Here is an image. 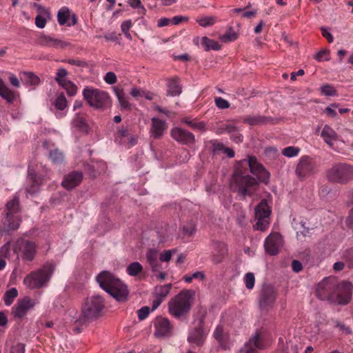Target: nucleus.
I'll list each match as a JSON object with an SVG mask.
<instances>
[{"label": "nucleus", "mask_w": 353, "mask_h": 353, "mask_svg": "<svg viewBox=\"0 0 353 353\" xmlns=\"http://www.w3.org/2000/svg\"><path fill=\"white\" fill-rule=\"evenodd\" d=\"M99 286L118 301H125L128 296L127 285L109 271H102L96 278Z\"/></svg>", "instance_id": "obj_1"}, {"label": "nucleus", "mask_w": 353, "mask_h": 353, "mask_svg": "<svg viewBox=\"0 0 353 353\" xmlns=\"http://www.w3.org/2000/svg\"><path fill=\"white\" fill-rule=\"evenodd\" d=\"M195 291L193 290H183L168 303V312L174 318L181 319L186 318L193 305Z\"/></svg>", "instance_id": "obj_2"}, {"label": "nucleus", "mask_w": 353, "mask_h": 353, "mask_svg": "<svg viewBox=\"0 0 353 353\" xmlns=\"http://www.w3.org/2000/svg\"><path fill=\"white\" fill-rule=\"evenodd\" d=\"M259 181L254 177L247 174L241 168H235L230 179V188L242 197L252 196L257 190Z\"/></svg>", "instance_id": "obj_3"}, {"label": "nucleus", "mask_w": 353, "mask_h": 353, "mask_svg": "<svg viewBox=\"0 0 353 353\" xmlns=\"http://www.w3.org/2000/svg\"><path fill=\"white\" fill-rule=\"evenodd\" d=\"M104 307V300L101 296L94 295L88 297L82 304L81 314L77 319L76 322L83 325L93 319H97L101 315Z\"/></svg>", "instance_id": "obj_4"}, {"label": "nucleus", "mask_w": 353, "mask_h": 353, "mask_svg": "<svg viewBox=\"0 0 353 353\" xmlns=\"http://www.w3.org/2000/svg\"><path fill=\"white\" fill-rule=\"evenodd\" d=\"M54 270V265L46 263L42 268L32 271L23 279L24 285L30 290L40 289L47 285Z\"/></svg>", "instance_id": "obj_5"}, {"label": "nucleus", "mask_w": 353, "mask_h": 353, "mask_svg": "<svg viewBox=\"0 0 353 353\" xmlns=\"http://www.w3.org/2000/svg\"><path fill=\"white\" fill-rule=\"evenodd\" d=\"M326 179L331 183L348 184L353 181V165L341 162L334 163L326 171Z\"/></svg>", "instance_id": "obj_6"}, {"label": "nucleus", "mask_w": 353, "mask_h": 353, "mask_svg": "<svg viewBox=\"0 0 353 353\" xmlns=\"http://www.w3.org/2000/svg\"><path fill=\"white\" fill-rule=\"evenodd\" d=\"M83 98L88 103L97 109L110 106L111 100L108 92L97 88L86 87L83 91Z\"/></svg>", "instance_id": "obj_7"}, {"label": "nucleus", "mask_w": 353, "mask_h": 353, "mask_svg": "<svg viewBox=\"0 0 353 353\" xmlns=\"http://www.w3.org/2000/svg\"><path fill=\"white\" fill-rule=\"evenodd\" d=\"M6 216L3 219V223L7 230H16L19 228L21 219L18 214L19 212V200L18 197L6 204Z\"/></svg>", "instance_id": "obj_8"}, {"label": "nucleus", "mask_w": 353, "mask_h": 353, "mask_svg": "<svg viewBox=\"0 0 353 353\" xmlns=\"http://www.w3.org/2000/svg\"><path fill=\"white\" fill-rule=\"evenodd\" d=\"M318 164L316 160L310 156H303L299 159L295 170L297 177L303 181L307 177L318 172Z\"/></svg>", "instance_id": "obj_9"}, {"label": "nucleus", "mask_w": 353, "mask_h": 353, "mask_svg": "<svg viewBox=\"0 0 353 353\" xmlns=\"http://www.w3.org/2000/svg\"><path fill=\"white\" fill-rule=\"evenodd\" d=\"M337 286V280L334 277H327L319 283L316 287V296L323 301L332 302L334 289Z\"/></svg>", "instance_id": "obj_10"}, {"label": "nucleus", "mask_w": 353, "mask_h": 353, "mask_svg": "<svg viewBox=\"0 0 353 353\" xmlns=\"http://www.w3.org/2000/svg\"><path fill=\"white\" fill-rule=\"evenodd\" d=\"M352 284L350 282L343 281L339 283L337 281V286L334 289L332 303L339 305H346L350 302L352 298Z\"/></svg>", "instance_id": "obj_11"}, {"label": "nucleus", "mask_w": 353, "mask_h": 353, "mask_svg": "<svg viewBox=\"0 0 353 353\" xmlns=\"http://www.w3.org/2000/svg\"><path fill=\"white\" fill-rule=\"evenodd\" d=\"M14 253L22 252V259L32 261L36 254V245L34 243L23 238L18 239L13 246Z\"/></svg>", "instance_id": "obj_12"}, {"label": "nucleus", "mask_w": 353, "mask_h": 353, "mask_svg": "<svg viewBox=\"0 0 353 353\" xmlns=\"http://www.w3.org/2000/svg\"><path fill=\"white\" fill-rule=\"evenodd\" d=\"M276 294L273 286L263 285L260 292L259 305L261 310L268 311L272 307Z\"/></svg>", "instance_id": "obj_13"}, {"label": "nucleus", "mask_w": 353, "mask_h": 353, "mask_svg": "<svg viewBox=\"0 0 353 353\" xmlns=\"http://www.w3.org/2000/svg\"><path fill=\"white\" fill-rule=\"evenodd\" d=\"M154 335L158 338L169 337L172 334L173 327L168 318L158 316L154 323Z\"/></svg>", "instance_id": "obj_14"}, {"label": "nucleus", "mask_w": 353, "mask_h": 353, "mask_svg": "<svg viewBox=\"0 0 353 353\" xmlns=\"http://www.w3.org/2000/svg\"><path fill=\"white\" fill-rule=\"evenodd\" d=\"M283 246V238L279 233H272L265 239L264 247L265 252L271 255H276Z\"/></svg>", "instance_id": "obj_15"}, {"label": "nucleus", "mask_w": 353, "mask_h": 353, "mask_svg": "<svg viewBox=\"0 0 353 353\" xmlns=\"http://www.w3.org/2000/svg\"><path fill=\"white\" fill-rule=\"evenodd\" d=\"M171 137L178 143L182 145H192L195 143L194 135L181 128H174L170 131Z\"/></svg>", "instance_id": "obj_16"}, {"label": "nucleus", "mask_w": 353, "mask_h": 353, "mask_svg": "<svg viewBox=\"0 0 353 353\" xmlns=\"http://www.w3.org/2000/svg\"><path fill=\"white\" fill-rule=\"evenodd\" d=\"M34 302L28 296H26L17 301V305L12 308V314L15 317L21 319L27 312L34 306Z\"/></svg>", "instance_id": "obj_17"}, {"label": "nucleus", "mask_w": 353, "mask_h": 353, "mask_svg": "<svg viewBox=\"0 0 353 353\" xmlns=\"http://www.w3.org/2000/svg\"><path fill=\"white\" fill-rule=\"evenodd\" d=\"M83 180V174L80 171H72L65 175L62 186L66 190H72L78 186Z\"/></svg>", "instance_id": "obj_18"}, {"label": "nucleus", "mask_w": 353, "mask_h": 353, "mask_svg": "<svg viewBox=\"0 0 353 353\" xmlns=\"http://www.w3.org/2000/svg\"><path fill=\"white\" fill-rule=\"evenodd\" d=\"M205 341V335L203 325L201 324L199 326L194 327L188 336V341L190 343L194 344L197 347H201Z\"/></svg>", "instance_id": "obj_19"}, {"label": "nucleus", "mask_w": 353, "mask_h": 353, "mask_svg": "<svg viewBox=\"0 0 353 353\" xmlns=\"http://www.w3.org/2000/svg\"><path fill=\"white\" fill-rule=\"evenodd\" d=\"M214 251L212 256V261L214 264L221 263L228 253L227 245L221 241L214 242Z\"/></svg>", "instance_id": "obj_20"}, {"label": "nucleus", "mask_w": 353, "mask_h": 353, "mask_svg": "<svg viewBox=\"0 0 353 353\" xmlns=\"http://www.w3.org/2000/svg\"><path fill=\"white\" fill-rule=\"evenodd\" d=\"M274 119L270 117L261 115H248L243 119V123L250 125H264L273 123Z\"/></svg>", "instance_id": "obj_21"}, {"label": "nucleus", "mask_w": 353, "mask_h": 353, "mask_svg": "<svg viewBox=\"0 0 353 353\" xmlns=\"http://www.w3.org/2000/svg\"><path fill=\"white\" fill-rule=\"evenodd\" d=\"M166 129L165 123L157 118L152 119V130L154 139H159Z\"/></svg>", "instance_id": "obj_22"}, {"label": "nucleus", "mask_w": 353, "mask_h": 353, "mask_svg": "<svg viewBox=\"0 0 353 353\" xmlns=\"http://www.w3.org/2000/svg\"><path fill=\"white\" fill-rule=\"evenodd\" d=\"M168 94L170 96H178L182 92V88L179 84V78L175 77L168 79Z\"/></svg>", "instance_id": "obj_23"}, {"label": "nucleus", "mask_w": 353, "mask_h": 353, "mask_svg": "<svg viewBox=\"0 0 353 353\" xmlns=\"http://www.w3.org/2000/svg\"><path fill=\"white\" fill-rule=\"evenodd\" d=\"M0 96L8 103H12L16 99V93L9 89L2 79H0Z\"/></svg>", "instance_id": "obj_24"}, {"label": "nucleus", "mask_w": 353, "mask_h": 353, "mask_svg": "<svg viewBox=\"0 0 353 353\" xmlns=\"http://www.w3.org/2000/svg\"><path fill=\"white\" fill-rule=\"evenodd\" d=\"M146 259L153 272H157L160 269V264L158 261L157 251L150 249L146 253Z\"/></svg>", "instance_id": "obj_25"}, {"label": "nucleus", "mask_w": 353, "mask_h": 353, "mask_svg": "<svg viewBox=\"0 0 353 353\" xmlns=\"http://www.w3.org/2000/svg\"><path fill=\"white\" fill-rule=\"evenodd\" d=\"M270 212V208L265 199H263L255 208V217L268 218Z\"/></svg>", "instance_id": "obj_26"}, {"label": "nucleus", "mask_w": 353, "mask_h": 353, "mask_svg": "<svg viewBox=\"0 0 353 353\" xmlns=\"http://www.w3.org/2000/svg\"><path fill=\"white\" fill-rule=\"evenodd\" d=\"M28 178L31 184L28 188H27L26 190L28 193L34 194L39 190L41 180L37 176V174L32 171L28 172Z\"/></svg>", "instance_id": "obj_27"}, {"label": "nucleus", "mask_w": 353, "mask_h": 353, "mask_svg": "<svg viewBox=\"0 0 353 353\" xmlns=\"http://www.w3.org/2000/svg\"><path fill=\"white\" fill-rule=\"evenodd\" d=\"M114 93L118 99L119 104L121 105V108L122 110H131V105L128 102V97H125V94L123 92V89H120L117 87L114 88Z\"/></svg>", "instance_id": "obj_28"}, {"label": "nucleus", "mask_w": 353, "mask_h": 353, "mask_svg": "<svg viewBox=\"0 0 353 353\" xmlns=\"http://www.w3.org/2000/svg\"><path fill=\"white\" fill-rule=\"evenodd\" d=\"M321 137L324 141L330 146L333 145L332 141L337 139V134L329 125H325L322 131Z\"/></svg>", "instance_id": "obj_29"}, {"label": "nucleus", "mask_w": 353, "mask_h": 353, "mask_svg": "<svg viewBox=\"0 0 353 353\" xmlns=\"http://www.w3.org/2000/svg\"><path fill=\"white\" fill-rule=\"evenodd\" d=\"M24 79L26 83L29 85H38L40 82V78L32 72H23L21 74Z\"/></svg>", "instance_id": "obj_30"}, {"label": "nucleus", "mask_w": 353, "mask_h": 353, "mask_svg": "<svg viewBox=\"0 0 353 353\" xmlns=\"http://www.w3.org/2000/svg\"><path fill=\"white\" fill-rule=\"evenodd\" d=\"M259 334L256 333L253 337H252L246 345L245 353H253L256 348H261V345L259 343Z\"/></svg>", "instance_id": "obj_31"}, {"label": "nucleus", "mask_w": 353, "mask_h": 353, "mask_svg": "<svg viewBox=\"0 0 353 353\" xmlns=\"http://www.w3.org/2000/svg\"><path fill=\"white\" fill-rule=\"evenodd\" d=\"M248 163L251 173L254 175L264 168L263 165L258 162L255 157H250Z\"/></svg>", "instance_id": "obj_32"}, {"label": "nucleus", "mask_w": 353, "mask_h": 353, "mask_svg": "<svg viewBox=\"0 0 353 353\" xmlns=\"http://www.w3.org/2000/svg\"><path fill=\"white\" fill-rule=\"evenodd\" d=\"M202 44L204 46L206 51L210 50H219L221 47L217 41L210 39L207 37H202Z\"/></svg>", "instance_id": "obj_33"}, {"label": "nucleus", "mask_w": 353, "mask_h": 353, "mask_svg": "<svg viewBox=\"0 0 353 353\" xmlns=\"http://www.w3.org/2000/svg\"><path fill=\"white\" fill-rule=\"evenodd\" d=\"M172 288V284H166L164 285H161L159 288H155V296L157 298H160L161 300H163L168 294L170 293V291Z\"/></svg>", "instance_id": "obj_34"}, {"label": "nucleus", "mask_w": 353, "mask_h": 353, "mask_svg": "<svg viewBox=\"0 0 353 353\" xmlns=\"http://www.w3.org/2000/svg\"><path fill=\"white\" fill-rule=\"evenodd\" d=\"M51 161L56 164L62 163L64 161V155L61 151L56 148L49 153Z\"/></svg>", "instance_id": "obj_35"}, {"label": "nucleus", "mask_w": 353, "mask_h": 353, "mask_svg": "<svg viewBox=\"0 0 353 353\" xmlns=\"http://www.w3.org/2000/svg\"><path fill=\"white\" fill-rule=\"evenodd\" d=\"M126 271L129 275L135 276L143 271V266L139 262H133L129 264Z\"/></svg>", "instance_id": "obj_36"}, {"label": "nucleus", "mask_w": 353, "mask_h": 353, "mask_svg": "<svg viewBox=\"0 0 353 353\" xmlns=\"http://www.w3.org/2000/svg\"><path fill=\"white\" fill-rule=\"evenodd\" d=\"M70 17V10L68 8H62L59 10L57 14V20L61 26L65 24Z\"/></svg>", "instance_id": "obj_37"}, {"label": "nucleus", "mask_w": 353, "mask_h": 353, "mask_svg": "<svg viewBox=\"0 0 353 353\" xmlns=\"http://www.w3.org/2000/svg\"><path fill=\"white\" fill-rule=\"evenodd\" d=\"M225 132H227L228 133H234L238 132V128L234 125L231 124H222L216 130L215 132L217 134H221L224 133Z\"/></svg>", "instance_id": "obj_38"}, {"label": "nucleus", "mask_w": 353, "mask_h": 353, "mask_svg": "<svg viewBox=\"0 0 353 353\" xmlns=\"http://www.w3.org/2000/svg\"><path fill=\"white\" fill-rule=\"evenodd\" d=\"M256 219L257 221L253 226L254 229L262 232L266 230L270 225V222L268 219V218L256 217Z\"/></svg>", "instance_id": "obj_39"}, {"label": "nucleus", "mask_w": 353, "mask_h": 353, "mask_svg": "<svg viewBox=\"0 0 353 353\" xmlns=\"http://www.w3.org/2000/svg\"><path fill=\"white\" fill-rule=\"evenodd\" d=\"M17 295L18 291L15 288L7 290L4 296L5 304L6 305H10Z\"/></svg>", "instance_id": "obj_40"}, {"label": "nucleus", "mask_w": 353, "mask_h": 353, "mask_svg": "<svg viewBox=\"0 0 353 353\" xmlns=\"http://www.w3.org/2000/svg\"><path fill=\"white\" fill-rule=\"evenodd\" d=\"M216 21V18L214 16H206L196 19V22L202 27L211 26L214 24Z\"/></svg>", "instance_id": "obj_41"}, {"label": "nucleus", "mask_w": 353, "mask_h": 353, "mask_svg": "<svg viewBox=\"0 0 353 353\" xmlns=\"http://www.w3.org/2000/svg\"><path fill=\"white\" fill-rule=\"evenodd\" d=\"M74 125L79 130L88 132V125L85 119L80 116H77L73 121Z\"/></svg>", "instance_id": "obj_42"}, {"label": "nucleus", "mask_w": 353, "mask_h": 353, "mask_svg": "<svg viewBox=\"0 0 353 353\" xmlns=\"http://www.w3.org/2000/svg\"><path fill=\"white\" fill-rule=\"evenodd\" d=\"M70 96H74L77 92V86L70 81H67L61 85Z\"/></svg>", "instance_id": "obj_43"}, {"label": "nucleus", "mask_w": 353, "mask_h": 353, "mask_svg": "<svg viewBox=\"0 0 353 353\" xmlns=\"http://www.w3.org/2000/svg\"><path fill=\"white\" fill-rule=\"evenodd\" d=\"M257 176V181H259V183H263L265 185H268L270 181V172L266 170V169L264 168L263 170H261L259 173L256 174Z\"/></svg>", "instance_id": "obj_44"}, {"label": "nucleus", "mask_w": 353, "mask_h": 353, "mask_svg": "<svg viewBox=\"0 0 353 353\" xmlns=\"http://www.w3.org/2000/svg\"><path fill=\"white\" fill-rule=\"evenodd\" d=\"M220 39L222 41L225 43L234 41L237 39V34L233 31L232 27L229 28V32L225 33V34L220 37Z\"/></svg>", "instance_id": "obj_45"}, {"label": "nucleus", "mask_w": 353, "mask_h": 353, "mask_svg": "<svg viewBox=\"0 0 353 353\" xmlns=\"http://www.w3.org/2000/svg\"><path fill=\"white\" fill-rule=\"evenodd\" d=\"M210 143L212 144L211 153L213 155L218 154L221 151L223 152L225 146L222 143L218 142L216 140H211Z\"/></svg>", "instance_id": "obj_46"}, {"label": "nucleus", "mask_w": 353, "mask_h": 353, "mask_svg": "<svg viewBox=\"0 0 353 353\" xmlns=\"http://www.w3.org/2000/svg\"><path fill=\"white\" fill-rule=\"evenodd\" d=\"M54 105L58 110H63L66 108L67 100L63 94H61L58 96V97L54 101Z\"/></svg>", "instance_id": "obj_47"}, {"label": "nucleus", "mask_w": 353, "mask_h": 353, "mask_svg": "<svg viewBox=\"0 0 353 353\" xmlns=\"http://www.w3.org/2000/svg\"><path fill=\"white\" fill-rule=\"evenodd\" d=\"M128 4L133 8L139 9V13L144 15L146 12L145 8L141 4V0H129Z\"/></svg>", "instance_id": "obj_48"}, {"label": "nucleus", "mask_w": 353, "mask_h": 353, "mask_svg": "<svg viewBox=\"0 0 353 353\" xmlns=\"http://www.w3.org/2000/svg\"><path fill=\"white\" fill-rule=\"evenodd\" d=\"M321 92L325 96H335L337 94L334 88L330 84L323 85L321 88Z\"/></svg>", "instance_id": "obj_49"}, {"label": "nucleus", "mask_w": 353, "mask_h": 353, "mask_svg": "<svg viewBox=\"0 0 353 353\" xmlns=\"http://www.w3.org/2000/svg\"><path fill=\"white\" fill-rule=\"evenodd\" d=\"M300 151L299 148L289 146L284 148L282 151V154L288 157H294L296 156Z\"/></svg>", "instance_id": "obj_50"}, {"label": "nucleus", "mask_w": 353, "mask_h": 353, "mask_svg": "<svg viewBox=\"0 0 353 353\" xmlns=\"http://www.w3.org/2000/svg\"><path fill=\"white\" fill-rule=\"evenodd\" d=\"M68 72L64 68H59L57 72V77L55 78L56 81L59 83V85H62L63 83L67 81L63 78L68 75Z\"/></svg>", "instance_id": "obj_51"}, {"label": "nucleus", "mask_w": 353, "mask_h": 353, "mask_svg": "<svg viewBox=\"0 0 353 353\" xmlns=\"http://www.w3.org/2000/svg\"><path fill=\"white\" fill-rule=\"evenodd\" d=\"M53 41L54 38L44 34H42L39 39V43L40 45L51 48Z\"/></svg>", "instance_id": "obj_52"}, {"label": "nucleus", "mask_w": 353, "mask_h": 353, "mask_svg": "<svg viewBox=\"0 0 353 353\" xmlns=\"http://www.w3.org/2000/svg\"><path fill=\"white\" fill-rule=\"evenodd\" d=\"M245 286L248 289L251 290L254 288L255 278L253 273L248 272L245 276Z\"/></svg>", "instance_id": "obj_53"}, {"label": "nucleus", "mask_w": 353, "mask_h": 353, "mask_svg": "<svg viewBox=\"0 0 353 353\" xmlns=\"http://www.w3.org/2000/svg\"><path fill=\"white\" fill-rule=\"evenodd\" d=\"M330 51L328 50L324 49L319 51L318 53H316L314 56V59L317 60L318 61H322L323 60L325 61H329Z\"/></svg>", "instance_id": "obj_54"}, {"label": "nucleus", "mask_w": 353, "mask_h": 353, "mask_svg": "<svg viewBox=\"0 0 353 353\" xmlns=\"http://www.w3.org/2000/svg\"><path fill=\"white\" fill-rule=\"evenodd\" d=\"M343 258L346 261L347 265L349 268H353V251L347 250L343 254Z\"/></svg>", "instance_id": "obj_55"}, {"label": "nucleus", "mask_w": 353, "mask_h": 353, "mask_svg": "<svg viewBox=\"0 0 353 353\" xmlns=\"http://www.w3.org/2000/svg\"><path fill=\"white\" fill-rule=\"evenodd\" d=\"M214 101L216 107L219 109H226L230 107V103L221 97L215 98Z\"/></svg>", "instance_id": "obj_56"}, {"label": "nucleus", "mask_w": 353, "mask_h": 353, "mask_svg": "<svg viewBox=\"0 0 353 353\" xmlns=\"http://www.w3.org/2000/svg\"><path fill=\"white\" fill-rule=\"evenodd\" d=\"M47 20L49 19L46 17L38 14L35 18V25L39 28H43L46 26Z\"/></svg>", "instance_id": "obj_57"}, {"label": "nucleus", "mask_w": 353, "mask_h": 353, "mask_svg": "<svg viewBox=\"0 0 353 353\" xmlns=\"http://www.w3.org/2000/svg\"><path fill=\"white\" fill-rule=\"evenodd\" d=\"M70 46V43L68 41H62V40L54 38L52 48L63 49Z\"/></svg>", "instance_id": "obj_58"}, {"label": "nucleus", "mask_w": 353, "mask_h": 353, "mask_svg": "<svg viewBox=\"0 0 353 353\" xmlns=\"http://www.w3.org/2000/svg\"><path fill=\"white\" fill-rule=\"evenodd\" d=\"M117 75L113 72H107L104 77V81L110 85L114 84L117 82Z\"/></svg>", "instance_id": "obj_59"}, {"label": "nucleus", "mask_w": 353, "mask_h": 353, "mask_svg": "<svg viewBox=\"0 0 353 353\" xmlns=\"http://www.w3.org/2000/svg\"><path fill=\"white\" fill-rule=\"evenodd\" d=\"M66 62L70 65H77L80 68H87L88 66V64L86 61L81 60L69 59L66 61Z\"/></svg>", "instance_id": "obj_60"}, {"label": "nucleus", "mask_w": 353, "mask_h": 353, "mask_svg": "<svg viewBox=\"0 0 353 353\" xmlns=\"http://www.w3.org/2000/svg\"><path fill=\"white\" fill-rule=\"evenodd\" d=\"M138 317L140 320L145 319L150 313V308L148 306H144L138 310Z\"/></svg>", "instance_id": "obj_61"}, {"label": "nucleus", "mask_w": 353, "mask_h": 353, "mask_svg": "<svg viewBox=\"0 0 353 353\" xmlns=\"http://www.w3.org/2000/svg\"><path fill=\"white\" fill-rule=\"evenodd\" d=\"M10 242L8 241L5 243L0 249V254L1 256L7 257L9 254L10 249Z\"/></svg>", "instance_id": "obj_62"}, {"label": "nucleus", "mask_w": 353, "mask_h": 353, "mask_svg": "<svg viewBox=\"0 0 353 353\" xmlns=\"http://www.w3.org/2000/svg\"><path fill=\"white\" fill-rule=\"evenodd\" d=\"M25 345L23 343H17L11 348V353H24Z\"/></svg>", "instance_id": "obj_63"}, {"label": "nucleus", "mask_w": 353, "mask_h": 353, "mask_svg": "<svg viewBox=\"0 0 353 353\" xmlns=\"http://www.w3.org/2000/svg\"><path fill=\"white\" fill-rule=\"evenodd\" d=\"M345 223L347 227L353 231V208L350 210L346 219Z\"/></svg>", "instance_id": "obj_64"}]
</instances>
